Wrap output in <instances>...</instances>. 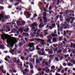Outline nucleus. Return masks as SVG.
Here are the masks:
<instances>
[{
	"mask_svg": "<svg viewBox=\"0 0 75 75\" xmlns=\"http://www.w3.org/2000/svg\"><path fill=\"white\" fill-rule=\"evenodd\" d=\"M69 30H67L66 31L64 30L63 31L64 35H65L66 34H68L69 33Z\"/></svg>",
	"mask_w": 75,
	"mask_h": 75,
	"instance_id": "nucleus-7",
	"label": "nucleus"
},
{
	"mask_svg": "<svg viewBox=\"0 0 75 75\" xmlns=\"http://www.w3.org/2000/svg\"><path fill=\"white\" fill-rule=\"evenodd\" d=\"M69 16H72L73 17H74V16H75V15L74 14V13H71V14H69Z\"/></svg>",
	"mask_w": 75,
	"mask_h": 75,
	"instance_id": "nucleus-29",
	"label": "nucleus"
},
{
	"mask_svg": "<svg viewBox=\"0 0 75 75\" xmlns=\"http://www.w3.org/2000/svg\"><path fill=\"white\" fill-rule=\"evenodd\" d=\"M36 63L37 64H40V62L39 60V59H37L36 60Z\"/></svg>",
	"mask_w": 75,
	"mask_h": 75,
	"instance_id": "nucleus-20",
	"label": "nucleus"
},
{
	"mask_svg": "<svg viewBox=\"0 0 75 75\" xmlns=\"http://www.w3.org/2000/svg\"><path fill=\"white\" fill-rule=\"evenodd\" d=\"M44 42V40H41V43H42Z\"/></svg>",
	"mask_w": 75,
	"mask_h": 75,
	"instance_id": "nucleus-61",
	"label": "nucleus"
},
{
	"mask_svg": "<svg viewBox=\"0 0 75 75\" xmlns=\"http://www.w3.org/2000/svg\"><path fill=\"white\" fill-rule=\"evenodd\" d=\"M49 72H50V69H48L46 71V73H47V74H48Z\"/></svg>",
	"mask_w": 75,
	"mask_h": 75,
	"instance_id": "nucleus-46",
	"label": "nucleus"
},
{
	"mask_svg": "<svg viewBox=\"0 0 75 75\" xmlns=\"http://www.w3.org/2000/svg\"><path fill=\"white\" fill-rule=\"evenodd\" d=\"M43 20L44 21V22L45 23H46L47 22V18H43Z\"/></svg>",
	"mask_w": 75,
	"mask_h": 75,
	"instance_id": "nucleus-27",
	"label": "nucleus"
},
{
	"mask_svg": "<svg viewBox=\"0 0 75 75\" xmlns=\"http://www.w3.org/2000/svg\"><path fill=\"white\" fill-rule=\"evenodd\" d=\"M18 31H20V33H21V34L22 33H23V28H20L18 29Z\"/></svg>",
	"mask_w": 75,
	"mask_h": 75,
	"instance_id": "nucleus-12",
	"label": "nucleus"
},
{
	"mask_svg": "<svg viewBox=\"0 0 75 75\" xmlns=\"http://www.w3.org/2000/svg\"><path fill=\"white\" fill-rule=\"evenodd\" d=\"M14 52V51L13 50H11L10 51V52L12 54H13Z\"/></svg>",
	"mask_w": 75,
	"mask_h": 75,
	"instance_id": "nucleus-26",
	"label": "nucleus"
},
{
	"mask_svg": "<svg viewBox=\"0 0 75 75\" xmlns=\"http://www.w3.org/2000/svg\"><path fill=\"white\" fill-rule=\"evenodd\" d=\"M26 17L27 18H30V17L31 16H30V14L26 15Z\"/></svg>",
	"mask_w": 75,
	"mask_h": 75,
	"instance_id": "nucleus-32",
	"label": "nucleus"
},
{
	"mask_svg": "<svg viewBox=\"0 0 75 75\" xmlns=\"http://www.w3.org/2000/svg\"><path fill=\"white\" fill-rule=\"evenodd\" d=\"M50 49H46L45 50V51H47V52H49V51H50Z\"/></svg>",
	"mask_w": 75,
	"mask_h": 75,
	"instance_id": "nucleus-49",
	"label": "nucleus"
},
{
	"mask_svg": "<svg viewBox=\"0 0 75 75\" xmlns=\"http://www.w3.org/2000/svg\"><path fill=\"white\" fill-rule=\"evenodd\" d=\"M13 61H14V62H17V59L14 58L13 59Z\"/></svg>",
	"mask_w": 75,
	"mask_h": 75,
	"instance_id": "nucleus-45",
	"label": "nucleus"
},
{
	"mask_svg": "<svg viewBox=\"0 0 75 75\" xmlns=\"http://www.w3.org/2000/svg\"><path fill=\"white\" fill-rule=\"evenodd\" d=\"M4 18V17L3 16H0V21L1 20V18L3 19Z\"/></svg>",
	"mask_w": 75,
	"mask_h": 75,
	"instance_id": "nucleus-37",
	"label": "nucleus"
},
{
	"mask_svg": "<svg viewBox=\"0 0 75 75\" xmlns=\"http://www.w3.org/2000/svg\"><path fill=\"white\" fill-rule=\"evenodd\" d=\"M53 46L55 48V47H57V46H58V45H57V44H53Z\"/></svg>",
	"mask_w": 75,
	"mask_h": 75,
	"instance_id": "nucleus-43",
	"label": "nucleus"
},
{
	"mask_svg": "<svg viewBox=\"0 0 75 75\" xmlns=\"http://www.w3.org/2000/svg\"><path fill=\"white\" fill-rule=\"evenodd\" d=\"M21 58L22 60H24L25 59V58H24V57H21Z\"/></svg>",
	"mask_w": 75,
	"mask_h": 75,
	"instance_id": "nucleus-56",
	"label": "nucleus"
},
{
	"mask_svg": "<svg viewBox=\"0 0 75 75\" xmlns=\"http://www.w3.org/2000/svg\"><path fill=\"white\" fill-rule=\"evenodd\" d=\"M48 12L49 13V14H52V13L53 12V11H52V10H49Z\"/></svg>",
	"mask_w": 75,
	"mask_h": 75,
	"instance_id": "nucleus-36",
	"label": "nucleus"
},
{
	"mask_svg": "<svg viewBox=\"0 0 75 75\" xmlns=\"http://www.w3.org/2000/svg\"><path fill=\"white\" fill-rule=\"evenodd\" d=\"M40 21L41 24H43V22H42V19H40Z\"/></svg>",
	"mask_w": 75,
	"mask_h": 75,
	"instance_id": "nucleus-41",
	"label": "nucleus"
},
{
	"mask_svg": "<svg viewBox=\"0 0 75 75\" xmlns=\"http://www.w3.org/2000/svg\"><path fill=\"white\" fill-rule=\"evenodd\" d=\"M54 7V5H50L49 8V10H52V8H53V7Z\"/></svg>",
	"mask_w": 75,
	"mask_h": 75,
	"instance_id": "nucleus-15",
	"label": "nucleus"
},
{
	"mask_svg": "<svg viewBox=\"0 0 75 75\" xmlns=\"http://www.w3.org/2000/svg\"><path fill=\"white\" fill-rule=\"evenodd\" d=\"M56 3V1H55V0H54L53 1V3H52L53 5V6H54V4H55Z\"/></svg>",
	"mask_w": 75,
	"mask_h": 75,
	"instance_id": "nucleus-53",
	"label": "nucleus"
},
{
	"mask_svg": "<svg viewBox=\"0 0 75 75\" xmlns=\"http://www.w3.org/2000/svg\"><path fill=\"white\" fill-rule=\"evenodd\" d=\"M59 18H63V17L62 16V14H60L59 17Z\"/></svg>",
	"mask_w": 75,
	"mask_h": 75,
	"instance_id": "nucleus-48",
	"label": "nucleus"
},
{
	"mask_svg": "<svg viewBox=\"0 0 75 75\" xmlns=\"http://www.w3.org/2000/svg\"><path fill=\"white\" fill-rule=\"evenodd\" d=\"M0 48H1L2 50L4 49V46H2L1 45H0Z\"/></svg>",
	"mask_w": 75,
	"mask_h": 75,
	"instance_id": "nucleus-30",
	"label": "nucleus"
},
{
	"mask_svg": "<svg viewBox=\"0 0 75 75\" xmlns=\"http://www.w3.org/2000/svg\"><path fill=\"white\" fill-rule=\"evenodd\" d=\"M29 65L30 66V69H33V68H34V67H33V64H32V63H30L29 64Z\"/></svg>",
	"mask_w": 75,
	"mask_h": 75,
	"instance_id": "nucleus-9",
	"label": "nucleus"
},
{
	"mask_svg": "<svg viewBox=\"0 0 75 75\" xmlns=\"http://www.w3.org/2000/svg\"><path fill=\"white\" fill-rule=\"evenodd\" d=\"M66 12H67L68 13H72V10H67L66 11Z\"/></svg>",
	"mask_w": 75,
	"mask_h": 75,
	"instance_id": "nucleus-22",
	"label": "nucleus"
},
{
	"mask_svg": "<svg viewBox=\"0 0 75 75\" xmlns=\"http://www.w3.org/2000/svg\"><path fill=\"white\" fill-rule=\"evenodd\" d=\"M51 35L52 37H55V36H56V37H57V35H55L54 34H52Z\"/></svg>",
	"mask_w": 75,
	"mask_h": 75,
	"instance_id": "nucleus-42",
	"label": "nucleus"
},
{
	"mask_svg": "<svg viewBox=\"0 0 75 75\" xmlns=\"http://www.w3.org/2000/svg\"><path fill=\"white\" fill-rule=\"evenodd\" d=\"M38 54H39V55H40V56L41 55V52H38Z\"/></svg>",
	"mask_w": 75,
	"mask_h": 75,
	"instance_id": "nucleus-62",
	"label": "nucleus"
},
{
	"mask_svg": "<svg viewBox=\"0 0 75 75\" xmlns=\"http://www.w3.org/2000/svg\"><path fill=\"white\" fill-rule=\"evenodd\" d=\"M62 52V51L59 50L57 51V53H61Z\"/></svg>",
	"mask_w": 75,
	"mask_h": 75,
	"instance_id": "nucleus-54",
	"label": "nucleus"
},
{
	"mask_svg": "<svg viewBox=\"0 0 75 75\" xmlns=\"http://www.w3.org/2000/svg\"><path fill=\"white\" fill-rule=\"evenodd\" d=\"M4 67H3V65H2L1 67H0V69L1 71H3V68Z\"/></svg>",
	"mask_w": 75,
	"mask_h": 75,
	"instance_id": "nucleus-21",
	"label": "nucleus"
},
{
	"mask_svg": "<svg viewBox=\"0 0 75 75\" xmlns=\"http://www.w3.org/2000/svg\"><path fill=\"white\" fill-rule=\"evenodd\" d=\"M48 52L50 54H52V53H53L52 52L51 50L50 49L49 50Z\"/></svg>",
	"mask_w": 75,
	"mask_h": 75,
	"instance_id": "nucleus-31",
	"label": "nucleus"
},
{
	"mask_svg": "<svg viewBox=\"0 0 75 75\" xmlns=\"http://www.w3.org/2000/svg\"><path fill=\"white\" fill-rule=\"evenodd\" d=\"M44 27V24H43L42 25L41 24H40L39 25V28H42L43 27Z\"/></svg>",
	"mask_w": 75,
	"mask_h": 75,
	"instance_id": "nucleus-19",
	"label": "nucleus"
},
{
	"mask_svg": "<svg viewBox=\"0 0 75 75\" xmlns=\"http://www.w3.org/2000/svg\"><path fill=\"white\" fill-rule=\"evenodd\" d=\"M24 71L25 72H26V73H27V72H28V70L27 69H25Z\"/></svg>",
	"mask_w": 75,
	"mask_h": 75,
	"instance_id": "nucleus-39",
	"label": "nucleus"
},
{
	"mask_svg": "<svg viewBox=\"0 0 75 75\" xmlns=\"http://www.w3.org/2000/svg\"><path fill=\"white\" fill-rule=\"evenodd\" d=\"M30 13L28 12H25V15L26 16V15H30Z\"/></svg>",
	"mask_w": 75,
	"mask_h": 75,
	"instance_id": "nucleus-33",
	"label": "nucleus"
},
{
	"mask_svg": "<svg viewBox=\"0 0 75 75\" xmlns=\"http://www.w3.org/2000/svg\"><path fill=\"white\" fill-rule=\"evenodd\" d=\"M55 59L56 61H59V60H58V57L56 58Z\"/></svg>",
	"mask_w": 75,
	"mask_h": 75,
	"instance_id": "nucleus-58",
	"label": "nucleus"
},
{
	"mask_svg": "<svg viewBox=\"0 0 75 75\" xmlns=\"http://www.w3.org/2000/svg\"><path fill=\"white\" fill-rule=\"evenodd\" d=\"M34 26H35V27H37V23H33V24L31 25V27H34Z\"/></svg>",
	"mask_w": 75,
	"mask_h": 75,
	"instance_id": "nucleus-14",
	"label": "nucleus"
},
{
	"mask_svg": "<svg viewBox=\"0 0 75 75\" xmlns=\"http://www.w3.org/2000/svg\"><path fill=\"white\" fill-rule=\"evenodd\" d=\"M16 23L17 25H20V24H21V21H16Z\"/></svg>",
	"mask_w": 75,
	"mask_h": 75,
	"instance_id": "nucleus-16",
	"label": "nucleus"
},
{
	"mask_svg": "<svg viewBox=\"0 0 75 75\" xmlns=\"http://www.w3.org/2000/svg\"><path fill=\"white\" fill-rule=\"evenodd\" d=\"M59 17V15H58L56 17V18L55 19L56 20H57L58 19V18Z\"/></svg>",
	"mask_w": 75,
	"mask_h": 75,
	"instance_id": "nucleus-38",
	"label": "nucleus"
},
{
	"mask_svg": "<svg viewBox=\"0 0 75 75\" xmlns=\"http://www.w3.org/2000/svg\"><path fill=\"white\" fill-rule=\"evenodd\" d=\"M72 32H73V31H71V30L69 31V36H70V35H71V34H72Z\"/></svg>",
	"mask_w": 75,
	"mask_h": 75,
	"instance_id": "nucleus-25",
	"label": "nucleus"
},
{
	"mask_svg": "<svg viewBox=\"0 0 75 75\" xmlns=\"http://www.w3.org/2000/svg\"><path fill=\"white\" fill-rule=\"evenodd\" d=\"M54 55H51L49 56V58L51 59H54Z\"/></svg>",
	"mask_w": 75,
	"mask_h": 75,
	"instance_id": "nucleus-18",
	"label": "nucleus"
},
{
	"mask_svg": "<svg viewBox=\"0 0 75 75\" xmlns=\"http://www.w3.org/2000/svg\"><path fill=\"white\" fill-rule=\"evenodd\" d=\"M19 4V3L18 2H17L16 3L14 4V6H18Z\"/></svg>",
	"mask_w": 75,
	"mask_h": 75,
	"instance_id": "nucleus-40",
	"label": "nucleus"
},
{
	"mask_svg": "<svg viewBox=\"0 0 75 75\" xmlns=\"http://www.w3.org/2000/svg\"><path fill=\"white\" fill-rule=\"evenodd\" d=\"M52 26L53 28H54V27L55 26V23H53L52 25Z\"/></svg>",
	"mask_w": 75,
	"mask_h": 75,
	"instance_id": "nucleus-50",
	"label": "nucleus"
},
{
	"mask_svg": "<svg viewBox=\"0 0 75 75\" xmlns=\"http://www.w3.org/2000/svg\"><path fill=\"white\" fill-rule=\"evenodd\" d=\"M44 11L45 12H47V10L46 8H44Z\"/></svg>",
	"mask_w": 75,
	"mask_h": 75,
	"instance_id": "nucleus-57",
	"label": "nucleus"
},
{
	"mask_svg": "<svg viewBox=\"0 0 75 75\" xmlns=\"http://www.w3.org/2000/svg\"><path fill=\"white\" fill-rule=\"evenodd\" d=\"M23 34L24 37H28V35H29V34L27 33H23Z\"/></svg>",
	"mask_w": 75,
	"mask_h": 75,
	"instance_id": "nucleus-10",
	"label": "nucleus"
},
{
	"mask_svg": "<svg viewBox=\"0 0 75 75\" xmlns=\"http://www.w3.org/2000/svg\"><path fill=\"white\" fill-rule=\"evenodd\" d=\"M12 42L10 40L7 41V44L10 45L11 47H13L15 44H17V40L15 38H13L11 39Z\"/></svg>",
	"mask_w": 75,
	"mask_h": 75,
	"instance_id": "nucleus-1",
	"label": "nucleus"
},
{
	"mask_svg": "<svg viewBox=\"0 0 75 75\" xmlns=\"http://www.w3.org/2000/svg\"><path fill=\"white\" fill-rule=\"evenodd\" d=\"M29 47H30L29 50L26 49L25 51L26 52H29V51H30V52H33V51H34V50H35V48L34 47V45H33L30 44L28 45Z\"/></svg>",
	"mask_w": 75,
	"mask_h": 75,
	"instance_id": "nucleus-3",
	"label": "nucleus"
},
{
	"mask_svg": "<svg viewBox=\"0 0 75 75\" xmlns=\"http://www.w3.org/2000/svg\"><path fill=\"white\" fill-rule=\"evenodd\" d=\"M66 21L64 22V23L62 25V26H64V29H67V28H69V25H68L67 22L68 23H69L70 21H71V19L70 18H66Z\"/></svg>",
	"mask_w": 75,
	"mask_h": 75,
	"instance_id": "nucleus-2",
	"label": "nucleus"
},
{
	"mask_svg": "<svg viewBox=\"0 0 75 75\" xmlns=\"http://www.w3.org/2000/svg\"><path fill=\"white\" fill-rule=\"evenodd\" d=\"M55 68V66L53 65L51 67V69H54Z\"/></svg>",
	"mask_w": 75,
	"mask_h": 75,
	"instance_id": "nucleus-35",
	"label": "nucleus"
},
{
	"mask_svg": "<svg viewBox=\"0 0 75 75\" xmlns=\"http://www.w3.org/2000/svg\"><path fill=\"white\" fill-rule=\"evenodd\" d=\"M4 9V7L3 6H0V10H3Z\"/></svg>",
	"mask_w": 75,
	"mask_h": 75,
	"instance_id": "nucleus-44",
	"label": "nucleus"
},
{
	"mask_svg": "<svg viewBox=\"0 0 75 75\" xmlns=\"http://www.w3.org/2000/svg\"><path fill=\"white\" fill-rule=\"evenodd\" d=\"M19 11H21V10H22V8H21V6H19Z\"/></svg>",
	"mask_w": 75,
	"mask_h": 75,
	"instance_id": "nucleus-55",
	"label": "nucleus"
},
{
	"mask_svg": "<svg viewBox=\"0 0 75 75\" xmlns=\"http://www.w3.org/2000/svg\"><path fill=\"white\" fill-rule=\"evenodd\" d=\"M2 72L4 73V74H6V70H3V71H2Z\"/></svg>",
	"mask_w": 75,
	"mask_h": 75,
	"instance_id": "nucleus-52",
	"label": "nucleus"
},
{
	"mask_svg": "<svg viewBox=\"0 0 75 75\" xmlns=\"http://www.w3.org/2000/svg\"><path fill=\"white\" fill-rule=\"evenodd\" d=\"M25 24V22L24 21H23L21 22L20 26H22L23 25H24Z\"/></svg>",
	"mask_w": 75,
	"mask_h": 75,
	"instance_id": "nucleus-8",
	"label": "nucleus"
},
{
	"mask_svg": "<svg viewBox=\"0 0 75 75\" xmlns=\"http://www.w3.org/2000/svg\"><path fill=\"white\" fill-rule=\"evenodd\" d=\"M30 62H31L34 64L35 63V58H33L32 59L30 60Z\"/></svg>",
	"mask_w": 75,
	"mask_h": 75,
	"instance_id": "nucleus-13",
	"label": "nucleus"
},
{
	"mask_svg": "<svg viewBox=\"0 0 75 75\" xmlns=\"http://www.w3.org/2000/svg\"><path fill=\"white\" fill-rule=\"evenodd\" d=\"M25 32H26L27 33V32H28V31H29V28L28 27H27L26 29L25 30Z\"/></svg>",
	"mask_w": 75,
	"mask_h": 75,
	"instance_id": "nucleus-28",
	"label": "nucleus"
},
{
	"mask_svg": "<svg viewBox=\"0 0 75 75\" xmlns=\"http://www.w3.org/2000/svg\"><path fill=\"white\" fill-rule=\"evenodd\" d=\"M2 33H3V34L1 35V37L2 38V39L3 40V41H4L5 39H4V38L6 37V34L4 33V32H2Z\"/></svg>",
	"mask_w": 75,
	"mask_h": 75,
	"instance_id": "nucleus-4",
	"label": "nucleus"
},
{
	"mask_svg": "<svg viewBox=\"0 0 75 75\" xmlns=\"http://www.w3.org/2000/svg\"><path fill=\"white\" fill-rule=\"evenodd\" d=\"M15 31H16V33L14 35L15 36H17V35H18L20 34V32H19V31H17V29H15Z\"/></svg>",
	"mask_w": 75,
	"mask_h": 75,
	"instance_id": "nucleus-6",
	"label": "nucleus"
},
{
	"mask_svg": "<svg viewBox=\"0 0 75 75\" xmlns=\"http://www.w3.org/2000/svg\"><path fill=\"white\" fill-rule=\"evenodd\" d=\"M72 25H73V26H74V27H75V23H73L72 24Z\"/></svg>",
	"mask_w": 75,
	"mask_h": 75,
	"instance_id": "nucleus-64",
	"label": "nucleus"
},
{
	"mask_svg": "<svg viewBox=\"0 0 75 75\" xmlns=\"http://www.w3.org/2000/svg\"><path fill=\"white\" fill-rule=\"evenodd\" d=\"M16 21L15 20H14L13 21H12V24H14L15 23H15V22H16Z\"/></svg>",
	"mask_w": 75,
	"mask_h": 75,
	"instance_id": "nucleus-51",
	"label": "nucleus"
},
{
	"mask_svg": "<svg viewBox=\"0 0 75 75\" xmlns=\"http://www.w3.org/2000/svg\"><path fill=\"white\" fill-rule=\"evenodd\" d=\"M43 18H47V13L44 12L43 13Z\"/></svg>",
	"mask_w": 75,
	"mask_h": 75,
	"instance_id": "nucleus-11",
	"label": "nucleus"
},
{
	"mask_svg": "<svg viewBox=\"0 0 75 75\" xmlns=\"http://www.w3.org/2000/svg\"><path fill=\"white\" fill-rule=\"evenodd\" d=\"M37 15L36 14H34V16H33V18H35V17H37Z\"/></svg>",
	"mask_w": 75,
	"mask_h": 75,
	"instance_id": "nucleus-59",
	"label": "nucleus"
},
{
	"mask_svg": "<svg viewBox=\"0 0 75 75\" xmlns=\"http://www.w3.org/2000/svg\"><path fill=\"white\" fill-rule=\"evenodd\" d=\"M47 42L48 43H50V44H52V42H51V39H49L47 40Z\"/></svg>",
	"mask_w": 75,
	"mask_h": 75,
	"instance_id": "nucleus-17",
	"label": "nucleus"
},
{
	"mask_svg": "<svg viewBox=\"0 0 75 75\" xmlns=\"http://www.w3.org/2000/svg\"><path fill=\"white\" fill-rule=\"evenodd\" d=\"M41 55H43V56H46L44 52H42L41 53Z\"/></svg>",
	"mask_w": 75,
	"mask_h": 75,
	"instance_id": "nucleus-47",
	"label": "nucleus"
},
{
	"mask_svg": "<svg viewBox=\"0 0 75 75\" xmlns=\"http://www.w3.org/2000/svg\"><path fill=\"white\" fill-rule=\"evenodd\" d=\"M44 74V71H42L41 74L38 73L37 75H43Z\"/></svg>",
	"mask_w": 75,
	"mask_h": 75,
	"instance_id": "nucleus-23",
	"label": "nucleus"
},
{
	"mask_svg": "<svg viewBox=\"0 0 75 75\" xmlns=\"http://www.w3.org/2000/svg\"><path fill=\"white\" fill-rule=\"evenodd\" d=\"M18 37H19V38H21V40L22 41L21 42H23V44H24L25 43V41H24V39L23 38V37L21 36V35H19L18 36Z\"/></svg>",
	"mask_w": 75,
	"mask_h": 75,
	"instance_id": "nucleus-5",
	"label": "nucleus"
},
{
	"mask_svg": "<svg viewBox=\"0 0 75 75\" xmlns=\"http://www.w3.org/2000/svg\"><path fill=\"white\" fill-rule=\"evenodd\" d=\"M53 42H56L57 41V39L55 38H53L52 39Z\"/></svg>",
	"mask_w": 75,
	"mask_h": 75,
	"instance_id": "nucleus-24",
	"label": "nucleus"
},
{
	"mask_svg": "<svg viewBox=\"0 0 75 75\" xmlns=\"http://www.w3.org/2000/svg\"><path fill=\"white\" fill-rule=\"evenodd\" d=\"M55 75H61V74H59L57 72H56L55 73Z\"/></svg>",
	"mask_w": 75,
	"mask_h": 75,
	"instance_id": "nucleus-63",
	"label": "nucleus"
},
{
	"mask_svg": "<svg viewBox=\"0 0 75 75\" xmlns=\"http://www.w3.org/2000/svg\"><path fill=\"white\" fill-rule=\"evenodd\" d=\"M39 4H40V5H42L43 4V3L41 2H39Z\"/></svg>",
	"mask_w": 75,
	"mask_h": 75,
	"instance_id": "nucleus-60",
	"label": "nucleus"
},
{
	"mask_svg": "<svg viewBox=\"0 0 75 75\" xmlns=\"http://www.w3.org/2000/svg\"><path fill=\"white\" fill-rule=\"evenodd\" d=\"M20 62H21V61H20V59H18L17 61V64H19V63H20Z\"/></svg>",
	"mask_w": 75,
	"mask_h": 75,
	"instance_id": "nucleus-34",
	"label": "nucleus"
}]
</instances>
